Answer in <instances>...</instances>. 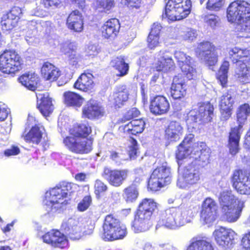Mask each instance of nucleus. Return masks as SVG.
I'll list each match as a JSON object with an SVG mask.
<instances>
[{"label": "nucleus", "mask_w": 250, "mask_h": 250, "mask_svg": "<svg viewBox=\"0 0 250 250\" xmlns=\"http://www.w3.org/2000/svg\"><path fill=\"white\" fill-rule=\"evenodd\" d=\"M204 22L212 28H214L219 24V18L213 14H208L203 17Z\"/></svg>", "instance_id": "49"}, {"label": "nucleus", "mask_w": 250, "mask_h": 250, "mask_svg": "<svg viewBox=\"0 0 250 250\" xmlns=\"http://www.w3.org/2000/svg\"><path fill=\"white\" fill-rule=\"evenodd\" d=\"M40 79L35 73H26L19 78V82L29 90L34 91L38 87Z\"/></svg>", "instance_id": "35"}, {"label": "nucleus", "mask_w": 250, "mask_h": 250, "mask_svg": "<svg viewBox=\"0 0 250 250\" xmlns=\"http://www.w3.org/2000/svg\"><path fill=\"white\" fill-rule=\"evenodd\" d=\"M213 234L216 243L224 248L230 247L236 235L232 229L223 227L216 228Z\"/></svg>", "instance_id": "17"}, {"label": "nucleus", "mask_w": 250, "mask_h": 250, "mask_svg": "<svg viewBox=\"0 0 250 250\" xmlns=\"http://www.w3.org/2000/svg\"><path fill=\"white\" fill-rule=\"evenodd\" d=\"M246 21H241L237 24L236 29L240 32L239 37L248 38L250 35V27L246 24Z\"/></svg>", "instance_id": "50"}, {"label": "nucleus", "mask_w": 250, "mask_h": 250, "mask_svg": "<svg viewBox=\"0 0 250 250\" xmlns=\"http://www.w3.org/2000/svg\"><path fill=\"white\" fill-rule=\"evenodd\" d=\"M206 145L203 142H200L195 146L192 149L189 146H186L183 144H180L176 152V158L179 160H182L192 154L193 151L194 154L198 156V158L204 162L208 160L209 156L208 152L206 151Z\"/></svg>", "instance_id": "12"}, {"label": "nucleus", "mask_w": 250, "mask_h": 250, "mask_svg": "<svg viewBox=\"0 0 250 250\" xmlns=\"http://www.w3.org/2000/svg\"><path fill=\"white\" fill-rule=\"evenodd\" d=\"M129 170L127 169H111L105 167L102 176L112 186L119 187L126 180L129 175Z\"/></svg>", "instance_id": "14"}, {"label": "nucleus", "mask_w": 250, "mask_h": 250, "mask_svg": "<svg viewBox=\"0 0 250 250\" xmlns=\"http://www.w3.org/2000/svg\"><path fill=\"white\" fill-rule=\"evenodd\" d=\"M190 0H168L165 7V17L171 21H179L186 18L190 13Z\"/></svg>", "instance_id": "5"}, {"label": "nucleus", "mask_w": 250, "mask_h": 250, "mask_svg": "<svg viewBox=\"0 0 250 250\" xmlns=\"http://www.w3.org/2000/svg\"><path fill=\"white\" fill-rule=\"evenodd\" d=\"M140 114V111L136 108H132L129 110L122 119L123 122L130 120L133 118L138 117Z\"/></svg>", "instance_id": "56"}, {"label": "nucleus", "mask_w": 250, "mask_h": 250, "mask_svg": "<svg viewBox=\"0 0 250 250\" xmlns=\"http://www.w3.org/2000/svg\"><path fill=\"white\" fill-rule=\"evenodd\" d=\"M217 210L202 209L200 213L201 220L206 224L213 223L216 219Z\"/></svg>", "instance_id": "47"}, {"label": "nucleus", "mask_w": 250, "mask_h": 250, "mask_svg": "<svg viewBox=\"0 0 250 250\" xmlns=\"http://www.w3.org/2000/svg\"><path fill=\"white\" fill-rule=\"evenodd\" d=\"M219 203L223 219L229 223L236 222L240 218L245 207L244 201L238 199L231 191H223Z\"/></svg>", "instance_id": "3"}, {"label": "nucleus", "mask_w": 250, "mask_h": 250, "mask_svg": "<svg viewBox=\"0 0 250 250\" xmlns=\"http://www.w3.org/2000/svg\"><path fill=\"white\" fill-rule=\"evenodd\" d=\"M227 18L231 22L247 21L250 18V4L245 1L232 2L228 8Z\"/></svg>", "instance_id": "8"}, {"label": "nucleus", "mask_w": 250, "mask_h": 250, "mask_svg": "<svg viewBox=\"0 0 250 250\" xmlns=\"http://www.w3.org/2000/svg\"><path fill=\"white\" fill-rule=\"evenodd\" d=\"M233 187L241 194H250V177L241 170H235L231 180Z\"/></svg>", "instance_id": "15"}, {"label": "nucleus", "mask_w": 250, "mask_h": 250, "mask_svg": "<svg viewBox=\"0 0 250 250\" xmlns=\"http://www.w3.org/2000/svg\"><path fill=\"white\" fill-rule=\"evenodd\" d=\"M229 66V63L228 61H224L220 68L217 74V78L223 87L226 86L228 81V72Z\"/></svg>", "instance_id": "46"}, {"label": "nucleus", "mask_w": 250, "mask_h": 250, "mask_svg": "<svg viewBox=\"0 0 250 250\" xmlns=\"http://www.w3.org/2000/svg\"><path fill=\"white\" fill-rule=\"evenodd\" d=\"M129 93L125 86L117 88L116 91L109 97V101L116 108L122 106L128 100Z\"/></svg>", "instance_id": "25"}, {"label": "nucleus", "mask_w": 250, "mask_h": 250, "mask_svg": "<svg viewBox=\"0 0 250 250\" xmlns=\"http://www.w3.org/2000/svg\"><path fill=\"white\" fill-rule=\"evenodd\" d=\"M77 186L73 183L62 182L46 192L43 203L48 212H55L68 203V196L74 192Z\"/></svg>", "instance_id": "2"}, {"label": "nucleus", "mask_w": 250, "mask_h": 250, "mask_svg": "<svg viewBox=\"0 0 250 250\" xmlns=\"http://www.w3.org/2000/svg\"><path fill=\"white\" fill-rule=\"evenodd\" d=\"M61 3V0H42V3L47 8L51 7H57Z\"/></svg>", "instance_id": "62"}, {"label": "nucleus", "mask_w": 250, "mask_h": 250, "mask_svg": "<svg viewBox=\"0 0 250 250\" xmlns=\"http://www.w3.org/2000/svg\"><path fill=\"white\" fill-rule=\"evenodd\" d=\"M95 193L97 195L105 192L107 189V186L102 181L97 180L94 185Z\"/></svg>", "instance_id": "54"}, {"label": "nucleus", "mask_w": 250, "mask_h": 250, "mask_svg": "<svg viewBox=\"0 0 250 250\" xmlns=\"http://www.w3.org/2000/svg\"><path fill=\"white\" fill-rule=\"evenodd\" d=\"M63 96L64 103L67 105L80 107L83 103V98L73 92H65Z\"/></svg>", "instance_id": "41"}, {"label": "nucleus", "mask_w": 250, "mask_h": 250, "mask_svg": "<svg viewBox=\"0 0 250 250\" xmlns=\"http://www.w3.org/2000/svg\"><path fill=\"white\" fill-rule=\"evenodd\" d=\"M214 108L209 103H200L197 108H194L188 113L187 122L189 126L196 128L197 124H200L202 120L210 121Z\"/></svg>", "instance_id": "7"}, {"label": "nucleus", "mask_w": 250, "mask_h": 250, "mask_svg": "<svg viewBox=\"0 0 250 250\" xmlns=\"http://www.w3.org/2000/svg\"><path fill=\"white\" fill-rule=\"evenodd\" d=\"M21 137L27 143L38 144L42 138V133L40 127L35 125L31 128L28 133L23 134Z\"/></svg>", "instance_id": "38"}, {"label": "nucleus", "mask_w": 250, "mask_h": 250, "mask_svg": "<svg viewBox=\"0 0 250 250\" xmlns=\"http://www.w3.org/2000/svg\"><path fill=\"white\" fill-rule=\"evenodd\" d=\"M188 247L187 250H214L210 242L206 239H199L194 241Z\"/></svg>", "instance_id": "44"}, {"label": "nucleus", "mask_w": 250, "mask_h": 250, "mask_svg": "<svg viewBox=\"0 0 250 250\" xmlns=\"http://www.w3.org/2000/svg\"><path fill=\"white\" fill-rule=\"evenodd\" d=\"M156 208V203L152 199H145L139 204L137 212L143 214H148L151 216L153 211Z\"/></svg>", "instance_id": "42"}, {"label": "nucleus", "mask_w": 250, "mask_h": 250, "mask_svg": "<svg viewBox=\"0 0 250 250\" xmlns=\"http://www.w3.org/2000/svg\"><path fill=\"white\" fill-rule=\"evenodd\" d=\"M91 197L90 196H85L83 199L78 204V209L81 211L86 210L91 203Z\"/></svg>", "instance_id": "52"}, {"label": "nucleus", "mask_w": 250, "mask_h": 250, "mask_svg": "<svg viewBox=\"0 0 250 250\" xmlns=\"http://www.w3.org/2000/svg\"><path fill=\"white\" fill-rule=\"evenodd\" d=\"M199 168L191 164L185 167L179 177L177 185L181 188H186L190 185L197 183L200 178Z\"/></svg>", "instance_id": "10"}, {"label": "nucleus", "mask_w": 250, "mask_h": 250, "mask_svg": "<svg viewBox=\"0 0 250 250\" xmlns=\"http://www.w3.org/2000/svg\"><path fill=\"white\" fill-rule=\"evenodd\" d=\"M234 103V98L229 93H226L220 97L219 106L222 120L227 121L230 118Z\"/></svg>", "instance_id": "19"}, {"label": "nucleus", "mask_w": 250, "mask_h": 250, "mask_svg": "<svg viewBox=\"0 0 250 250\" xmlns=\"http://www.w3.org/2000/svg\"><path fill=\"white\" fill-rule=\"evenodd\" d=\"M229 57L233 63H239L240 61L249 62L248 58L249 52L247 50L242 49L237 47H234L229 49Z\"/></svg>", "instance_id": "36"}, {"label": "nucleus", "mask_w": 250, "mask_h": 250, "mask_svg": "<svg viewBox=\"0 0 250 250\" xmlns=\"http://www.w3.org/2000/svg\"><path fill=\"white\" fill-rule=\"evenodd\" d=\"M243 247L247 250H250V232L245 234L242 240Z\"/></svg>", "instance_id": "64"}, {"label": "nucleus", "mask_w": 250, "mask_h": 250, "mask_svg": "<svg viewBox=\"0 0 250 250\" xmlns=\"http://www.w3.org/2000/svg\"><path fill=\"white\" fill-rule=\"evenodd\" d=\"M194 208L189 205H182L178 208L167 209L158 222V227L164 226L170 229H176L191 222L194 216Z\"/></svg>", "instance_id": "1"}, {"label": "nucleus", "mask_w": 250, "mask_h": 250, "mask_svg": "<svg viewBox=\"0 0 250 250\" xmlns=\"http://www.w3.org/2000/svg\"><path fill=\"white\" fill-rule=\"evenodd\" d=\"M170 181V168L165 163L153 170L148 181V188L152 191H157Z\"/></svg>", "instance_id": "9"}, {"label": "nucleus", "mask_w": 250, "mask_h": 250, "mask_svg": "<svg viewBox=\"0 0 250 250\" xmlns=\"http://www.w3.org/2000/svg\"><path fill=\"white\" fill-rule=\"evenodd\" d=\"M223 5V0H208L207 8L209 10H218Z\"/></svg>", "instance_id": "57"}, {"label": "nucleus", "mask_w": 250, "mask_h": 250, "mask_svg": "<svg viewBox=\"0 0 250 250\" xmlns=\"http://www.w3.org/2000/svg\"><path fill=\"white\" fill-rule=\"evenodd\" d=\"M37 107L44 116H49L53 110L52 100L47 92L36 93Z\"/></svg>", "instance_id": "22"}, {"label": "nucleus", "mask_w": 250, "mask_h": 250, "mask_svg": "<svg viewBox=\"0 0 250 250\" xmlns=\"http://www.w3.org/2000/svg\"><path fill=\"white\" fill-rule=\"evenodd\" d=\"M9 113L10 110L7 107V106L5 104L0 103V121L5 120Z\"/></svg>", "instance_id": "59"}, {"label": "nucleus", "mask_w": 250, "mask_h": 250, "mask_svg": "<svg viewBox=\"0 0 250 250\" xmlns=\"http://www.w3.org/2000/svg\"><path fill=\"white\" fill-rule=\"evenodd\" d=\"M248 62L240 61L235 70V74L239 80L243 83L250 81V67L248 66Z\"/></svg>", "instance_id": "40"}, {"label": "nucleus", "mask_w": 250, "mask_h": 250, "mask_svg": "<svg viewBox=\"0 0 250 250\" xmlns=\"http://www.w3.org/2000/svg\"><path fill=\"white\" fill-rule=\"evenodd\" d=\"M159 77V74H155L152 77L150 81V85L152 90L157 92L160 91L161 89L160 85L157 82Z\"/></svg>", "instance_id": "61"}, {"label": "nucleus", "mask_w": 250, "mask_h": 250, "mask_svg": "<svg viewBox=\"0 0 250 250\" xmlns=\"http://www.w3.org/2000/svg\"><path fill=\"white\" fill-rule=\"evenodd\" d=\"M21 9L18 7H14L7 14L4 15L1 21L2 28L5 30H10L17 24Z\"/></svg>", "instance_id": "20"}, {"label": "nucleus", "mask_w": 250, "mask_h": 250, "mask_svg": "<svg viewBox=\"0 0 250 250\" xmlns=\"http://www.w3.org/2000/svg\"><path fill=\"white\" fill-rule=\"evenodd\" d=\"M93 76L90 73H83L74 84V87L83 92H89L94 87Z\"/></svg>", "instance_id": "24"}, {"label": "nucleus", "mask_w": 250, "mask_h": 250, "mask_svg": "<svg viewBox=\"0 0 250 250\" xmlns=\"http://www.w3.org/2000/svg\"><path fill=\"white\" fill-rule=\"evenodd\" d=\"M159 39V36L149 34L147 38V43L149 48L153 49L158 46L160 43Z\"/></svg>", "instance_id": "53"}, {"label": "nucleus", "mask_w": 250, "mask_h": 250, "mask_svg": "<svg viewBox=\"0 0 250 250\" xmlns=\"http://www.w3.org/2000/svg\"><path fill=\"white\" fill-rule=\"evenodd\" d=\"M103 109L95 101L90 100L84 105L82 110V115L88 119H94L103 116Z\"/></svg>", "instance_id": "26"}, {"label": "nucleus", "mask_w": 250, "mask_h": 250, "mask_svg": "<svg viewBox=\"0 0 250 250\" xmlns=\"http://www.w3.org/2000/svg\"><path fill=\"white\" fill-rule=\"evenodd\" d=\"M250 115V106L248 104L240 105L237 110L236 117L238 125L234 127H238L241 125V130H242L243 125Z\"/></svg>", "instance_id": "43"}, {"label": "nucleus", "mask_w": 250, "mask_h": 250, "mask_svg": "<svg viewBox=\"0 0 250 250\" xmlns=\"http://www.w3.org/2000/svg\"><path fill=\"white\" fill-rule=\"evenodd\" d=\"M175 58L177 60L182 71L189 80L194 79L197 75L195 69L192 65V59L187 56L183 52L177 51L174 53Z\"/></svg>", "instance_id": "16"}, {"label": "nucleus", "mask_w": 250, "mask_h": 250, "mask_svg": "<svg viewBox=\"0 0 250 250\" xmlns=\"http://www.w3.org/2000/svg\"><path fill=\"white\" fill-rule=\"evenodd\" d=\"M165 247V244H164L153 246L151 243L147 242L144 245L143 250H163Z\"/></svg>", "instance_id": "63"}, {"label": "nucleus", "mask_w": 250, "mask_h": 250, "mask_svg": "<svg viewBox=\"0 0 250 250\" xmlns=\"http://www.w3.org/2000/svg\"><path fill=\"white\" fill-rule=\"evenodd\" d=\"M183 132V127L176 121H171L166 130V137L171 141L178 140Z\"/></svg>", "instance_id": "34"}, {"label": "nucleus", "mask_w": 250, "mask_h": 250, "mask_svg": "<svg viewBox=\"0 0 250 250\" xmlns=\"http://www.w3.org/2000/svg\"><path fill=\"white\" fill-rule=\"evenodd\" d=\"M198 57L209 66L214 65L217 62L215 47L209 42H200L196 48Z\"/></svg>", "instance_id": "13"}, {"label": "nucleus", "mask_w": 250, "mask_h": 250, "mask_svg": "<svg viewBox=\"0 0 250 250\" xmlns=\"http://www.w3.org/2000/svg\"><path fill=\"white\" fill-rule=\"evenodd\" d=\"M103 228L102 237L105 241L122 239L127 233L126 227L112 215L105 217Z\"/></svg>", "instance_id": "4"}, {"label": "nucleus", "mask_w": 250, "mask_h": 250, "mask_svg": "<svg viewBox=\"0 0 250 250\" xmlns=\"http://www.w3.org/2000/svg\"><path fill=\"white\" fill-rule=\"evenodd\" d=\"M94 7L99 11L107 12L114 6V1L112 0H97L93 3Z\"/></svg>", "instance_id": "48"}, {"label": "nucleus", "mask_w": 250, "mask_h": 250, "mask_svg": "<svg viewBox=\"0 0 250 250\" xmlns=\"http://www.w3.org/2000/svg\"><path fill=\"white\" fill-rule=\"evenodd\" d=\"M196 31L193 29H189L186 31L182 35L183 39L186 41H192L197 37Z\"/></svg>", "instance_id": "60"}, {"label": "nucleus", "mask_w": 250, "mask_h": 250, "mask_svg": "<svg viewBox=\"0 0 250 250\" xmlns=\"http://www.w3.org/2000/svg\"><path fill=\"white\" fill-rule=\"evenodd\" d=\"M169 108V103L164 96H157L151 101L150 110L154 115L165 114L168 111Z\"/></svg>", "instance_id": "21"}, {"label": "nucleus", "mask_w": 250, "mask_h": 250, "mask_svg": "<svg viewBox=\"0 0 250 250\" xmlns=\"http://www.w3.org/2000/svg\"><path fill=\"white\" fill-rule=\"evenodd\" d=\"M111 66L117 70V76L123 77L126 75L128 71V64L125 62L124 58L122 57H118L114 58L110 62Z\"/></svg>", "instance_id": "37"}, {"label": "nucleus", "mask_w": 250, "mask_h": 250, "mask_svg": "<svg viewBox=\"0 0 250 250\" xmlns=\"http://www.w3.org/2000/svg\"><path fill=\"white\" fill-rule=\"evenodd\" d=\"M202 209H217V206L216 202L210 198H206L203 202Z\"/></svg>", "instance_id": "55"}, {"label": "nucleus", "mask_w": 250, "mask_h": 250, "mask_svg": "<svg viewBox=\"0 0 250 250\" xmlns=\"http://www.w3.org/2000/svg\"><path fill=\"white\" fill-rule=\"evenodd\" d=\"M158 61L156 68L157 71L167 72L172 69L174 63L171 57L164 51H160L157 55Z\"/></svg>", "instance_id": "31"}, {"label": "nucleus", "mask_w": 250, "mask_h": 250, "mask_svg": "<svg viewBox=\"0 0 250 250\" xmlns=\"http://www.w3.org/2000/svg\"><path fill=\"white\" fill-rule=\"evenodd\" d=\"M132 145L129 147V155L131 159H134L138 153L137 143L135 140H131Z\"/></svg>", "instance_id": "58"}, {"label": "nucleus", "mask_w": 250, "mask_h": 250, "mask_svg": "<svg viewBox=\"0 0 250 250\" xmlns=\"http://www.w3.org/2000/svg\"><path fill=\"white\" fill-rule=\"evenodd\" d=\"M43 241L54 248L64 249L68 247L66 236L58 230H51L42 236Z\"/></svg>", "instance_id": "18"}, {"label": "nucleus", "mask_w": 250, "mask_h": 250, "mask_svg": "<svg viewBox=\"0 0 250 250\" xmlns=\"http://www.w3.org/2000/svg\"><path fill=\"white\" fill-rule=\"evenodd\" d=\"M120 27L119 21L116 19H111L104 23L102 27L103 36L105 38H113L116 36Z\"/></svg>", "instance_id": "29"}, {"label": "nucleus", "mask_w": 250, "mask_h": 250, "mask_svg": "<svg viewBox=\"0 0 250 250\" xmlns=\"http://www.w3.org/2000/svg\"><path fill=\"white\" fill-rule=\"evenodd\" d=\"M146 123L143 119L134 120L125 125L120 127L125 133L136 135L142 133L145 127Z\"/></svg>", "instance_id": "30"}, {"label": "nucleus", "mask_w": 250, "mask_h": 250, "mask_svg": "<svg viewBox=\"0 0 250 250\" xmlns=\"http://www.w3.org/2000/svg\"><path fill=\"white\" fill-rule=\"evenodd\" d=\"M77 225V221L73 219H70L68 220V228L69 230L70 234H75L80 233L81 229Z\"/></svg>", "instance_id": "51"}, {"label": "nucleus", "mask_w": 250, "mask_h": 250, "mask_svg": "<svg viewBox=\"0 0 250 250\" xmlns=\"http://www.w3.org/2000/svg\"><path fill=\"white\" fill-rule=\"evenodd\" d=\"M242 130H241V125L238 127H233L229 133V149L230 153L232 155L237 154L239 150V142Z\"/></svg>", "instance_id": "32"}, {"label": "nucleus", "mask_w": 250, "mask_h": 250, "mask_svg": "<svg viewBox=\"0 0 250 250\" xmlns=\"http://www.w3.org/2000/svg\"><path fill=\"white\" fill-rule=\"evenodd\" d=\"M91 131V127L87 124H77L70 129L69 136L86 138L90 133Z\"/></svg>", "instance_id": "39"}, {"label": "nucleus", "mask_w": 250, "mask_h": 250, "mask_svg": "<svg viewBox=\"0 0 250 250\" xmlns=\"http://www.w3.org/2000/svg\"><path fill=\"white\" fill-rule=\"evenodd\" d=\"M63 144L71 151L76 153H87L92 149L91 143L85 137L67 136Z\"/></svg>", "instance_id": "11"}, {"label": "nucleus", "mask_w": 250, "mask_h": 250, "mask_svg": "<svg viewBox=\"0 0 250 250\" xmlns=\"http://www.w3.org/2000/svg\"><path fill=\"white\" fill-rule=\"evenodd\" d=\"M41 71L43 78L51 82L56 81L61 75L59 69L53 64L48 62L43 63Z\"/></svg>", "instance_id": "33"}, {"label": "nucleus", "mask_w": 250, "mask_h": 250, "mask_svg": "<svg viewBox=\"0 0 250 250\" xmlns=\"http://www.w3.org/2000/svg\"><path fill=\"white\" fill-rule=\"evenodd\" d=\"M185 84L181 76L173 78L170 88V95L174 99H180L186 95Z\"/></svg>", "instance_id": "27"}, {"label": "nucleus", "mask_w": 250, "mask_h": 250, "mask_svg": "<svg viewBox=\"0 0 250 250\" xmlns=\"http://www.w3.org/2000/svg\"><path fill=\"white\" fill-rule=\"evenodd\" d=\"M138 191L134 184H131L123 190V197L127 202H133L137 198Z\"/></svg>", "instance_id": "45"}, {"label": "nucleus", "mask_w": 250, "mask_h": 250, "mask_svg": "<svg viewBox=\"0 0 250 250\" xmlns=\"http://www.w3.org/2000/svg\"><path fill=\"white\" fill-rule=\"evenodd\" d=\"M151 216L148 214L136 213L134 221L132 223V229L136 233L147 231L151 226Z\"/></svg>", "instance_id": "23"}, {"label": "nucleus", "mask_w": 250, "mask_h": 250, "mask_svg": "<svg viewBox=\"0 0 250 250\" xmlns=\"http://www.w3.org/2000/svg\"><path fill=\"white\" fill-rule=\"evenodd\" d=\"M66 24L69 29L80 32L83 30V19L82 14L78 10L72 11L68 16Z\"/></svg>", "instance_id": "28"}, {"label": "nucleus", "mask_w": 250, "mask_h": 250, "mask_svg": "<svg viewBox=\"0 0 250 250\" xmlns=\"http://www.w3.org/2000/svg\"><path fill=\"white\" fill-rule=\"evenodd\" d=\"M23 61L15 51L6 50L0 55V71L14 74L21 69Z\"/></svg>", "instance_id": "6"}]
</instances>
